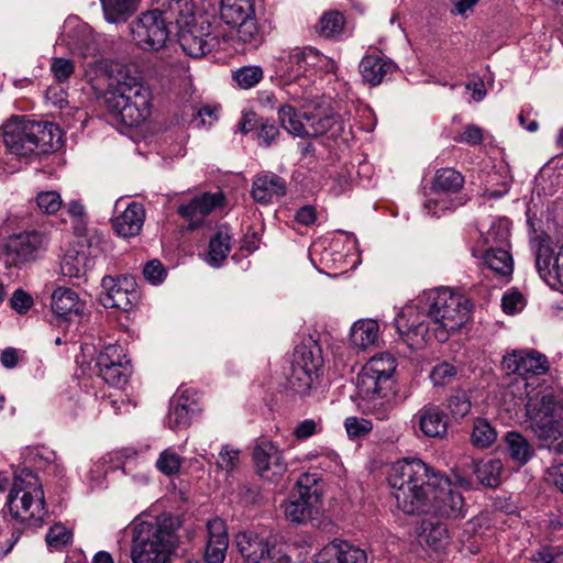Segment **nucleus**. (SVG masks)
<instances>
[{
    "label": "nucleus",
    "mask_w": 563,
    "mask_h": 563,
    "mask_svg": "<svg viewBox=\"0 0 563 563\" xmlns=\"http://www.w3.org/2000/svg\"><path fill=\"white\" fill-rule=\"evenodd\" d=\"M287 192L286 180L272 172H265L254 177L252 184V197L260 205H269Z\"/></svg>",
    "instance_id": "23"
},
{
    "label": "nucleus",
    "mask_w": 563,
    "mask_h": 563,
    "mask_svg": "<svg viewBox=\"0 0 563 563\" xmlns=\"http://www.w3.org/2000/svg\"><path fill=\"white\" fill-rule=\"evenodd\" d=\"M123 203V198H119L114 203L118 214L112 219L113 230L122 238L136 236L144 224L145 209L141 203L132 201L126 203L123 210H120Z\"/></svg>",
    "instance_id": "20"
},
{
    "label": "nucleus",
    "mask_w": 563,
    "mask_h": 563,
    "mask_svg": "<svg viewBox=\"0 0 563 563\" xmlns=\"http://www.w3.org/2000/svg\"><path fill=\"white\" fill-rule=\"evenodd\" d=\"M130 362L126 357L124 349L115 343H109L103 346V349L99 352L96 361V367H110V365H115V363Z\"/></svg>",
    "instance_id": "49"
},
{
    "label": "nucleus",
    "mask_w": 563,
    "mask_h": 563,
    "mask_svg": "<svg viewBox=\"0 0 563 563\" xmlns=\"http://www.w3.org/2000/svg\"><path fill=\"white\" fill-rule=\"evenodd\" d=\"M5 508L15 521L43 520L46 514L44 492L38 477L32 471L24 468L14 476Z\"/></svg>",
    "instance_id": "10"
},
{
    "label": "nucleus",
    "mask_w": 563,
    "mask_h": 563,
    "mask_svg": "<svg viewBox=\"0 0 563 563\" xmlns=\"http://www.w3.org/2000/svg\"><path fill=\"white\" fill-rule=\"evenodd\" d=\"M346 432L350 438L357 439L366 435L373 428L372 422L366 419L349 417L344 422Z\"/></svg>",
    "instance_id": "61"
},
{
    "label": "nucleus",
    "mask_w": 563,
    "mask_h": 563,
    "mask_svg": "<svg viewBox=\"0 0 563 563\" xmlns=\"http://www.w3.org/2000/svg\"><path fill=\"white\" fill-rule=\"evenodd\" d=\"M104 19L110 23L125 22L136 10V0H100Z\"/></svg>",
    "instance_id": "37"
},
{
    "label": "nucleus",
    "mask_w": 563,
    "mask_h": 563,
    "mask_svg": "<svg viewBox=\"0 0 563 563\" xmlns=\"http://www.w3.org/2000/svg\"><path fill=\"white\" fill-rule=\"evenodd\" d=\"M73 541V531L63 523H55L46 534L47 547L53 551H62Z\"/></svg>",
    "instance_id": "50"
},
{
    "label": "nucleus",
    "mask_w": 563,
    "mask_h": 563,
    "mask_svg": "<svg viewBox=\"0 0 563 563\" xmlns=\"http://www.w3.org/2000/svg\"><path fill=\"white\" fill-rule=\"evenodd\" d=\"M173 9L177 11L178 43L188 56L199 58L220 47V40L211 32L208 16L197 14L191 0H176Z\"/></svg>",
    "instance_id": "9"
},
{
    "label": "nucleus",
    "mask_w": 563,
    "mask_h": 563,
    "mask_svg": "<svg viewBox=\"0 0 563 563\" xmlns=\"http://www.w3.org/2000/svg\"><path fill=\"white\" fill-rule=\"evenodd\" d=\"M423 539L433 550H442L449 544V530L442 523H431L429 527L423 528Z\"/></svg>",
    "instance_id": "51"
},
{
    "label": "nucleus",
    "mask_w": 563,
    "mask_h": 563,
    "mask_svg": "<svg viewBox=\"0 0 563 563\" xmlns=\"http://www.w3.org/2000/svg\"><path fill=\"white\" fill-rule=\"evenodd\" d=\"M35 203L41 213L55 214L62 208L63 199L56 190H44L36 195Z\"/></svg>",
    "instance_id": "53"
},
{
    "label": "nucleus",
    "mask_w": 563,
    "mask_h": 563,
    "mask_svg": "<svg viewBox=\"0 0 563 563\" xmlns=\"http://www.w3.org/2000/svg\"><path fill=\"white\" fill-rule=\"evenodd\" d=\"M397 360L388 352L371 357L356 377L355 402L377 420L389 417L397 396L395 373Z\"/></svg>",
    "instance_id": "5"
},
{
    "label": "nucleus",
    "mask_w": 563,
    "mask_h": 563,
    "mask_svg": "<svg viewBox=\"0 0 563 563\" xmlns=\"http://www.w3.org/2000/svg\"><path fill=\"white\" fill-rule=\"evenodd\" d=\"M321 493L317 486L303 484L302 478L297 482L296 490L284 504L285 517L295 523H305L319 515L321 510Z\"/></svg>",
    "instance_id": "15"
},
{
    "label": "nucleus",
    "mask_w": 563,
    "mask_h": 563,
    "mask_svg": "<svg viewBox=\"0 0 563 563\" xmlns=\"http://www.w3.org/2000/svg\"><path fill=\"white\" fill-rule=\"evenodd\" d=\"M471 301L449 287L423 290L397 313L395 323L410 349H421L431 338L445 342L470 319Z\"/></svg>",
    "instance_id": "3"
},
{
    "label": "nucleus",
    "mask_w": 563,
    "mask_h": 563,
    "mask_svg": "<svg viewBox=\"0 0 563 563\" xmlns=\"http://www.w3.org/2000/svg\"><path fill=\"white\" fill-rule=\"evenodd\" d=\"M503 471L504 465L499 459L479 460L474 466L477 479L488 487H497L500 484Z\"/></svg>",
    "instance_id": "36"
},
{
    "label": "nucleus",
    "mask_w": 563,
    "mask_h": 563,
    "mask_svg": "<svg viewBox=\"0 0 563 563\" xmlns=\"http://www.w3.org/2000/svg\"><path fill=\"white\" fill-rule=\"evenodd\" d=\"M199 412L200 405L194 389L177 391L170 399L166 426L170 430L186 429Z\"/></svg>",
    "instance_id": "19"
},
{
    "label": "nucleus",
    "mask_w": 563,
    "mask_h": 563,
    "mask_svg": "<svg viewBox=\"0 0 563 563\" xmlns=\"http://www.w3.org/2000/svg\"><path fill=\"white\" fill-rule=\"evenodd\" d=\"M355 249V236L340 233L331 240L319 239L314 241L309 247V258L320 273L338 275L356 265V260L352 253Z\"/></svg>",
    "instance_id": "11"
},
{
    "label": "nucleus",
    "mask_w": 563,
    "mask_h": 563,
    "mask_svg": "<svg viewBox=\"0 0 563 563\" xmlns=\"http://www.w3.org/2000/svg\"><path fill=\"white\" fill-rule=\"evenodd\" d=\"M261 66H243L233 71V79L241 89H251L263 79Z\"/></svg>",
    "instance_id": "52"
},
{
    "label": "nucleus",
    "mask_w": 563,
    "mask_h": 563,
    "mask_svg": "<svg viewBox=\"0 0 563 563\" xmlns=\"http://www.w3.org/2000/svg\"><path fill=\"white\" fill-rule=\"evenodd\" d=\"M98 374L107 384L120 388L128 383L132 374V365L131 362L115 363L110 367L98 368Z\"/></svg>",
    "instance_id": "44"
},
{
    "label": "nucleus",
    "mask_w": 563,
    "mask_h": 563,
    "mask_svg": "<svg viewBox=\"0 0 563 563\" xmlns=\"http://www.w3.org/2000/svg\"><path fill=\"white\" fill-rule=\"evenodd\" d=\"M101 288L100 302L104 308L130 311L140 300L136 280L130 275L104 276Z\"/></svg>",
    "instance_id": "14"
},
{
    "label": "nucleus",
    "mask_w": 563,
    "mask_h": 563,
    "mask_svg": "<svg viewBox=\"0 0 563 563\" xmlns=\"http://www.w3.org/2000/svg\"><path fill=\"white\" fill-rule=\"evenodd\" d=\"M478 232L484 244L493 246H507L509 238V222L506 219L492 220L488 229L485 231V224L482 223Z\"/></svg>",
    "instance_id": "39"
},
{
    "label": "nucleus",
    "mask_w": 563,
    "mask_h": 563,
    "mask_svg": "<svg viewBox=\"0 0 563 563\" xmlns=\"http://www.w3.org/2000/svg\"><path fill=\"white\" fill-rule=\"evenodd\" d=\"M307 121L306 137H317L328 135L330 139H336L345 131L346 123L339 114H321L319 112H305ZM350 128V124H347Z\"/></svg>",
    "instance_id": "25"
},
{
    "label": "nucleus",
    "mask_w": 563,
    "mask_h": 563,
    "mask_svg": "<svg viewBox=\"0 0 563 563\" xmlns=\"http://www.w3.org/2000/svg\"><path fill=\"white\" fill-rule=\"evenodd\" d=\"M224 196L221 191L205 192L196 196L188 203L178 207V213L189 222V228L198 227L201 221L218 207H221Z\"/></svg>",
    "instance_id": "22"
},
{
    "label": "nucleus",
    "mask_w": 563,
    "mask_h": 563,
    "mask_svg": "<svg viewBox=\"0 0 563 563\" xmlns=\"http://www.w3.org/2000/svg\"><path fill=\"white\" fill-rule=\"evenodd\" d=\"M316 377H318V375L291 364V373L288 377V388L295 394L306 396L309 394Z\"/></svg>",
    "instance_id": "48"
},
{
    "label": "nucleus",
    "mask_w": 563,
    "mask_h": 563,
    "mask_svg": "<svg viewBox=\"0 0 563 563\" xmlns=\"http://www.w3.org/2000/svg\"><path fill=\"white\" fill-rule=\"evenodd\" d=\"M525 298L517 290H510L504 294L501 298V308L507 314H516L525 308Z\"/></svg>",
    "instance_id": "60"
},
{
    "label": "nucleus",
    "mask_w": 563,
    "mask_h": 563,
    "mask_svg": "<svg viewBox=\"0 0 563 563\" xmlns=\"http://www.w3.org/2000/svg\"><path fill=\"white\" fill-rule=\"evenodd\" d=\"M60 44L82 57H95L97 43L92 30L76 15H69L63 25L59 36Z\"/></svg>",
    "instance_id": "17"
},
{
    "label": "nucleus",
    "mask_w": 563,
    "mask_h": 563,
    "mask_svg": "<svg viewBox=\"0 0 563 563\" xmlns=\"http://www.w3.org/2000/svg\"><path fill=\"white\" fill-rule=\"evenodd\" d=\"M144 278L152 285H161L167 277L165 266L158 260H152L144 265Z\"/></svg>",
    "instance_id": "57"
},
{
    "label": "nucleus",
    "mask_w": 563,
    "mask_h": 563,
    "mask_svg": "<svg viewBox=\"0 0 563 563\" xmlns=\"http://www.w3.org/2000/svg\"><path fill=\"white\" fill-rule=\"evenodd\" d=\"M536 266L540 274L547 272L563 284V247L555 256L549 249L540 247L536 257Z\"/></svg>",
    "instance_id": "38"
},
{
    "label": "nucleus",
    "mask_w": 563,
    "mask_h": 563,
    "mask_svg": "<svg viewBox=\"0 0 563 563\" xmlns=\"http://www.w3.org/2000/svg\"><path fill=\"white\" fill-rule=\"evenodd\" d=\"M238 27V40L251 49H256L264 42V32L260 27L255 14L234 25Z\"/></svg>",
    "instance_id": "40"
},
{
    "label": "nucleus",
    "mask_w": 563,
    "mask_h": 563,
    "mask_svg": "<svg viewBox=\"0 0 563 563\" xmlns=\"http://www.w3.org/2000/svg\"><path fill=\"white\" fill-rule=\"evenodd\" d=\"M184 457L174 446L163 450L155 461L156 470L166 476L177 475L180 472Z\"/></svg>",
    "instance_id": "47"
},
{
    "label": "nucleus",
    "mask_w": 563,
    "mask_h": 563,
    "mask_svg": "<svg viewBox=\"0 0 563 563\" xmlns=\"http://www.w3.org/2000/svg\"><path fill=\"white\" fill-rule=\"evenodd\" d=\"M503 367L509 374H517L508 385L506 396H512L515 407H525L536 435L548 441L549 450L563 453V405L551 386L537 385L529 379L544 375L550 364L548 357L533 349L515 350L503 358Z\"/></svg>",
    "instance_id": "1"
},
{
    "label": "nucleus",
    "mask_w": 563,
    "mask_h": 563,
    "mask_svg": "<svg viewBox=\"0 0 563 563\" xmlns=\"http://www.w3.org/2000/svg\"><path fill=\"white\" fill-rule=\"evenodd\" d=\"M412 421L419 427L421 433L429 438H441L445 435L448 430L445 415L435 405L423 406L413 416Z\"/></svg>",
    "instance_id": "28"
},
{
    "label": "nucleus",
    "mask_w": 563,
    "mask_h": 563,
    "mask_svg": "<svg viewBox=\"0 0 563 563\" xmlns=\"http://www.w3.org/2000/svg\"><path fill=\"white\" fill-rule=\"evenodd\" d=\"M231 250V235L227 227H220L210 236L205 261L212 267H220Z\"/></svg>",
    "instance_id": "31"
},
{
    "label": "nucleus",
    "mask_w": 563,
    "mask_h": 563,
    "mask_svg": "<svg viewBox=\"0 0 563 563\" xmlns=\"http://www.w3.org/2000/svg\"><path fill=\"white\" fill-rule=\"evenodd\" d=\"M464 185V177L454 168L445 167L435 172L430 187L444 191L460 192Z\"/></svg>",
    "instance_id": "43"
},
{
    "label": "nucleus",
    "mask_w": 563,
    "mask_h": 563,
    "mask_svg": "<svg viewBox=\"0 0 563 563\" xmlns=\"http://www.w3.org/2000/svg\"><path fill=\"white\" fill-rule=\"evenodd\" d=\"M484 139V130L476 124H467L459 135L454 136L455 142L471 146L481 144Z\"/></svg>",
    "instance_id": "58"
},
{
    "label": "nucleus",
    "mask_w": 563,
    "mask_h": 563,
    "mask_svg": "<svg viewBox=\"0 0 563 563\" xmlns=\"http://www.w3.org/2000/svg\"><path fill=\"white\" fill-rule=\"evenodd\" d=\"M253 461L262 478L274 481L287 471L283 451L271 440H261L253 450Z\"/></svg>",
    "instance_id": "18"
},
{
    "label": "nucleus",
    "mask_w": 563,
    "mask_h": 563,
    "mask_svg": "<svg viewBox=\"0 0 563 563\" xmlns=\"http://www.w3.org/2000/svg\"><path fill=\"white\" fill-rule=\"evenodd\" d=\"M349 340L353 347L362 351L376 346L379 341V325L377 321L374 319H360L355 321L350 329Z\"/></svg>",
    "instance_id": "30"
},
{
    "label": "nucleus",
    "mask_w": 563,
    "mask_h": 563,
    "mask_svg": "<svg viewBox=\"0 0 563 563\" xmlns=\"http://www.w3.org/2000/svg\"><path fill=\"white\" fill-rule=\"evenodd\" d=\"M235 543L245 563H289L284 545L267 530L241 531L235 536Z\"/></svg>",
    "instance_id": "12"
},
{
    "label": "nucleus",
    "mask_w": 563,
    "mask_h": 563,
    "mask_svg": "<svg viewBox=\"0 0 563 563\" xmlns=\"http://www.w3.org/2000/svg\"><path fill=\"white\" fill-rule=\"evenodd\" d=\"M45 236L35 231H24L8 236L2 246V258L8 265H20L35 257L43 246Z\"/></svg>",
    "instance_id": "16"
},
{
    "label": "nucleus",
    "mask_w": 563,
    "mask_h": 563,
    "mask_svg": "<svg viewBox=\"0 0 563 563\" xmlns=\"http://www.w3.org/2000/svg\"><path fill=\"white\" fill-rule=\"evenodd\" d=\"M485 194L489 198H500L506 195L510 188V178L506 168L503 170L492 168L486 173L483 180Z\"/></svg>",
    "instance_id": "41"
},
{
    "label": "nucleus",
    "mask_w": 563,
    "mask_h": 563,
    "mask_svg": "<svg viewBox=\"0 0 563 563\" xmlns=\"http://www.w3.org/2000/svg\"><path fill=\"white\" fill-rule=\"evenodd\" d=\"M254 13V0H221L220 2V18L231 26L245 21Z\"/></svg>",
    "instance_id": "32"
},
{
    "label": "nucleus",
    "mask_w": 563,
    "mask_h": 563,
    "mask_svg": "<svg viewBox=\"0 0 563 563\" xmlns=\"http://www.w3.org/2000/svg\"><path fill=\"white\" fill-rule=\"evenodd\" d=\"M483 258L487 268L501 276H509L512 273V257L506 246L490 245L485 251Z\"/></svg>",
    "instance_id": "34"
},
{
    "label": "nucleus",
    "mask_w": 563,
    "mask_h": 563,
    "mask_svg": "<svg viewBox=\"0 0 563 563\" xmlns=\"http://www.w3.org/2000/svg\"><path fill=\"white\" fill-rule=\"evenodd\" d=\"M344 23L345 19L342 13L329 11L320 18L316 30L325 38H335L342 33Z\"/></svg>",
    "instance_id": "46"
},
{
    "label": "nucleus",
    "mask_w": 563,
    "mask_h": 563,
    "mask_svg": "<svg viewBox=\"0 0 563 563\" xmlns=\"http://www.w3.org/2000/svg\"><path fill=\"white\" fill-rule=\"evenodd\" d=\"M278 118L283 128L290 134L299 137H306L307 121L305 114L300 118L290 104H284L278 108Z\"/></svg>",
    "instance_id": "42"
},
{
    "label": "nucleus",
    "mask_w": 563,
    "mask_h": 563,
    "mask_svg": "<svg viewBox=\"0 0 563 563\" xmlns=\"http://www.w3.org/2000/svg\"><path fill=\"white\" fill-rule=\"evenodd\" d=\"M322 364L321 350L317 344H302L296 347L292 365L318 375Z\"/></svg>",
    "instance_id": "33"
},
{
    "label": "nucleus",
    "mask_w": 563,
    "mask_h": 563,
    "mask_svg": "<svg viewBox=\"0 0 563 563\" xmlns=\"http://www.w3.org/2000/svg\"><path fill=\"white\" fill-rule=\"evenodd\" d=\"M396 506L406 515L461 519L466 515L463 496L452 482L420 459L395 462L387 477Z\"/></svg>",
    "instance_id": "2"
},
{
    "label": "nucleus",
    "mask_w": 563,
    "mask_h": 563,
    "mask_svg": "<svg viewBox=\"0 0 563 563\" xmlns=\"http://www.w3.org/2000/svg\"><path fill=\"white\" fill-rule=\"evenodd\" d=\"M102 239L97 233L79 238L77 244L64 255L60 269L68 277H80L95 265L103 253Z\"/></svg>",
    "instance_id": "13"
},
{
    "label": "nucleus",
    "mask_w": 563,
    "mask_h": 563,
    "mask_svg": "<svg viewBox=\"0 0 563 563\" xmlns=\"http://www.w3.org/2000/svg\"><path fill=\"white\" fill-rule=\"evenodd\" d=\"M563 554L560 547L544 545L531 558L534 563H554L555 559Z\"/></svg>",
    "instance_id": "64"
},
{
    "label": "nucleus",
    "mask_w": 563,
    "mask_h": 563,
    "mask_svg": "<svg viewBox=\"0 0 563 563\" xmlns=\"http://www.w3.org/2000/svg\"><path fill=\"white\" fill-rule=\"evenodd\" d=\"M175 536L167 517L135 520L131 545L133 563H167L174 548Z\"/></svg>",
    "instance_id": "8"
},
{
    "label": "nucleus",
    "mask_w": 563,
    "mask_h": 563,
    "mask_svg": "<svg viewBox=\"0 0 563 563\" xmlns=\"http://www.w3.org/2000/svg\"><path fill=\"white\" fill-rule=\"evenodd\" d=\"M335 69V62L312 46L283 51L275 63L276 76L289 99L314 110L324 103L318 79Z\"/></svg>",
    "instance_id": "4"
},
{
    "label": "nucleus",
    "mask_w": 563,
    "mask_h": 563,
    "mask_svg": "<svg viewBox=\"0 0 563 563\" xmlns=\"http://www.w3.org/2000/svg\"><path fill=\"white\" fill-rule=\"evenodd\" d=\"M108 111L126 126L144 122L152 111V93L148 87L135 77L120 78L104 95Z\"/></svg>",
    "instance_id": "7"
},
{
    "label": "nucleus",
    "mask_w": 563,
    "mask_h": 563,
    "mask_svg": "<svg viewBox=\"0 0 563 563\" xmlns=\"http://www.w3.org/2000/svg\"><path fill=\"white\" fill-rule=\"evenodd\" d=\"M208 541L205 550L206 563H223L229 545L225 522L219 518L208 521Z\"/></svg>",
    "instance_id": "27"
},
{
    "label": "nucleus",
    "mask_w": 563,
    "mask_h": 563,
    "mask_svg": "<svg viewBox=\"0 0 563 563\" xmlns=\"http://www.w3.org/2000/svg\"><path fill=\"white\" fill-rule=\"evenodd\" d=\"M497 438L496 429L486 419H475L471 435L474 446L479 449L488 448L496 442Z\"/></svg>",
    "instance_id": "45"
},
{
    "label": "nucleus",
    "mask_w": 563,
    "mask_h": 563,
    "mask_svg": "<svg viewBox=\"0 0 563 563\" xmlns=\"http://www.w3.org/2000/svg\"><path fill=\"white\" fill-rule=\"evenodd\" d=\"M365 550L341 539H334L313 555V563H367Z\"/></svg>",
    "instance_id": "21"
},
{
    "label": "nucleus",
    "mask_w": 563,
    "mask_h": 563,
    "mask_svg": "<svg viewBox=\"0 0 563 563\" xmlns=\"http://www.w3.org/2000/svg\"><path fill=\"white\" fill-rule=\"evenodd\" d=\"M75 70V65L70 59L56 57L52 59L51 71L58 82H64L69 79Z\"/></svg>",
    "instance_id": "59"
},
{
    "label": "nucleus",
    "mask_w": 563,
    "mask_h": 563,
    "mask_svg": "<svg viewBox=\"0 0 563 563\" xmlns=\"http://www.w3.org/2000/svg\"><path fill=\"white\" fill-rule=\"evenodd\" d=\"M466 202L460 192L444 191L430 187L426 192L423 212L430 217L440 218L456 210Z\"/></svg>",
    "instance_id": "24"
},
{
    "label": "nucleus",
    "mask_w": 563,
    "mask_h": 563,
    "mask_svg": "<svg viewBox=\"0 0 563 563\" xmlns=\"http://www.w3.org/2000/svg\"><path fill=\"white\" fill-rule=\"evenodd\" d=\"M358 68L364 81L377 86L396 69V64L378 54H367L361 59Z\"/></svg>",
    "instance_id": "29"
},
{
    "label": "nucleus",
    "mask_w": 563,
    "mask_h": 563,
    "mask_svg": "<svg viewBox=\"0 0 563 563\" xmlns=\"http://www.w3.org/2000/svg\"><path fill=\"white\" fill-rule=\"evenodd\" d=\"M52 311L64 320L71 317H82L86 311V301L78 292L68 287H57L52 294Z\"/></svg>",
    "instance_id": "26"
},
{
    "label": "nucleus",
    "mask_w": 563,
    "mask_h": 563,
    "mask_svg": "<svg viewBox=\"0 0 563 563\" xmlns=\"http://www.w3.org/2000/svg\"><path fill=\"white\" fill-rule=\"evenodd\" d=\"M2 143L18 157L47 154L62 145V132L52 122L12 118L1 126Z\"/></svg>",
    "instance_id": "6"
},
{
    "label": "nucleus",
    "mask_w": 563,
    "mask_h": 563,
    "mask_svg": "<svg viewBox=\"0 0 563 563\" xmlns=\"http://www.w3.org/2000/svg\"><path fill=\"white\" fill-rule=\"evenodd\" d=\"M10 306L20 314H25L33 306V298L23 289H16L11 298Z\"/></svg>",
    "instance_id": "63"
},
{
    "label": "nucleus",
    "mask_w": 563,
    "mask_h": 563,
    "mask_svg": "<svg viewBox=\"0 0 563 563\" xmlns=\"http://www.w3.org/2000/svg\"><path fill=\"white\" fill-rule=\"evenodd\" d=\"M505 443L512 461L519 465L527 464L534 455L529 441L519 432L509 431L505 435Z\"/></svg>",
    "instance_id": "35"
},
{
    "label": "nucleus",
    "mask_w": 563,
    "mask_h": 563,
    "mask_svg": "<svg viewBox=\"0 0 563 563\" xmlns=\"http://www.w3.org/2000/svg\"><path fill=\"white\" fill-rule=\"evenodd\" d=\"M321 431L322 426L320 420L305 419L295 426L292 435L297 441H306Z\"/></svg>",
    "instance_id": "56"
},
{
    "label": "nucleus",
    "mask_w": 563,
    "mask_h": 563,
    "mask_svg": "<svg viewBox=\"0 0 563 563\" xmlns=\"http://www.w3.org/2000/svg\"><path fill=\"white\" fill-rule=\"evenodd\" d=\"M107 462L104 459H101L97 462H93L87 473V481L91 485L92 488L102 487L107 476Z\"/></svg>",
    "instance_id": "62"
},
{
    "label": "nucleus",
    "mask_w": 563,
    "mask_h": 563,
    "mask_svg": "<svg viewBox=\"0 0 563 563\" xmlns=\"http://www.w3.org/2000/svg\"><path fill=\"white\" fill-rule=\"evenodd\" d=\"M472 402L463 390H456L448 399V409L454 419H463L471 411Z\"/></svg>",
    "instance_id": "54"
},
{
    "label": "nucleus",
    "mask_w": 563,
    "mask_h": 563,
    "mask_svg": "<svg viewBox=\"0 0 563 563\" xmlns=\"http://www.w3.org/2000/svg\"><path fill=\"white\" fill-rule=\"evenodd\" d=\"M457 371L454 365L448 362H442L432 368L430 379L434 386H445L454 380Z\"/></svg>",
    "instance_id": "55"
}]
</instances>
